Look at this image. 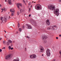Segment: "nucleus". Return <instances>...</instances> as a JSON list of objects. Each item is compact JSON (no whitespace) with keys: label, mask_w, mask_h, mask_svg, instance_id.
<instances>
[{"label":"nucleus","mask_w":61,"mask_h":61,"mask_svg":"<svg viewBox=\"0 0 61 61\" xmlns=\"http://www.w3.org/2000/svg\"><path fill=\"white\" fill-rule=\"evenodd\" d=\"M55 6L53 5H51L50 6H48V8L50 10H54V13L56 15H57V16H58L59 15V9H57L55 10Z\"/></svg>","instance_id":"1"},{"label":"nucleus","mask_w":61,"mask_h":61,"mask_svg":"<svg viewBox=\"0 0 61 61\" xmlns=\"http://www.w3.org/2000/svg\"><path fill=\"white\" fill-rule=\"evenodd\" d=\"M47 37V36L46 35H43L42 36V40H43V43L44 44H45L47 42V41L46 40V39Z\"/></svg>","instance_id":"2"},{"label":"nucleus","mask_w":61,"mask_h":61,"mask_svg":"<svg viewBox=\"0 0 61 61\" xmlns=\"http://www.w3.org/2000/svg\"><path fill=\"white\" fill-rule=\"evenodd\" d=\"M35 8L36 10H40V9H41V5L39 4H38V5L35 6Z\"/></svg>","instance_id":"3"},{"label":"nucleus","mask_w":61,"mask_h":61,"mask_svg":"<svg viewBox=\"0 0 61 61\" xmlns=\"http://www.w3.org/2000/svg\"><path fill=\"white\" fill-rule=\"evenodd\" d=\"M50 50L48 49H47V50L46 51V55L47 56H49L50 55Z\"/></svg>","instance_id":"4"},{"label":"nucleus","mask_w":61,"mask_h":61,"mask_svg":"<svg viewBox=\"0 0 61 61\" xmlns=\"http://www.w3.org/2000/svg\"><path fill=\"white\" fill-rule=\"evenodd\" d=\"M11 57V55L10 54L6 56L5 57V59H10Z\"/></svg>","instance_id":"5"},{"label":"nucleus","mask_w":61,"mask_h":61,"mask_svg":"<svg viewBox=\"0 0 61 61\" xmlns=\"http://www.w3.org/2000/svg\"><path fill=\"white\" fill-rule=\"evenodd\" d=\"M57 28V27L56 25H54L51 26V28L52 29V30H56Z\"/></svg>","instance_id":"6"},{"label":"nucleus","mask_w":61,"mask_h":61,"mask_svg":"<svg viewBox=\"0 0 61 61\" xmlns=\"http://www.w3.org/2000/svg\"><path fill=\"white\" fill-rule=\"evenodd\" d=\"M30 57L31 58H36V56L35 54H33L30 55Z\"/></svg>","instance_id":"7"},{"label":"nucleus","mask_w":61,"mask_h":61,"mask_svg":"<svg viewBox=\"0 0 61 61\" xmlns=\"http://www.w3.org/2000/svg\"><path fill=\"white\" fill-rule=\"evenodd\" d=\"M0 19L1 21L2 22V23L3 22V20L5 21H6L7 20L6 18H4L3 19V17H1Z\"/></svg>","instance_id":"8"},{"label":"nucleus","mask_w":61,"mask_h":61,"mask_svg":"<svg viewBox=\"0 0 61 61\" xmlns=\"http://www.w3.org/2000/svg\"><path fill=\"white\" fill-rule=\"evenodd\" d=\"M10 11L11 12H12L11 14V16H13L14 15V13H15V10H14V9H10Z\"/></svg>","instance_id":"9"},{"label":"nucleus","mask_w":61,"mask_h":61,"mask_svg":"<svg viewBox=\"0 0 61 61\" xmlns=\"http://www.w3.org/2000/svg\"><path fill=\"white\" fill-rule=\"evenodd\" d=\"M40 49L41 52H44V48L43 46H40Z\"/></svg>","instance_id":"10"},{"label":"nucleus","mask_w":61,"mask_h":61,"mask_svg":"<svg viewBox=\"0 0 61 61\" xmlns=\"http://www.w3.org/2000/svg\"><path fill=\"white\" fill-rule=\"evenodd\" d=\"M26 27L28 29H32V27H31L30 25L28 24L26 25Z\"/></svg>","instance_id":"11"},{"label":"nucleus","mask_w":61,"mask_h":61,"mask_svg":"<svg viewBox=\"0 0 61 61\" xmlns=\"http://www.w3.org/2000/svg\"><path fill=\"white\" fill-rule=\"evenodd\" d=\"M17 5L18 8H20V7H19V5L20 6H22V4H20V3H17Z\"/></svg>","instance_id":"12"},{"label":"nucleus","mask_w":61,"mask_h":61,"mask_svg":"<svg viewBox=\"0 0 61 61\" xmlns=\"http://www.w3.org/2000/svg\"><path fill=\"white\" fill-rule=\"evenodd\" d=\"M47 24L48 25H50V21H49V20H47L46 22Z\"/></svg>","instance_id":"13"},{"label":"nucleus","mask_w":61,"mask_h":61,"mask_svg":"<svg viewBox=\"0 0 61 61\" xmlns=\"http://www.w3.org/2000/svg\"><path fill=\"white\" fill-rule=\"evenodd\" d=\"M7 1L8 4H9L10 5H11V4H12V1H11V0H9Z\"/></svg>","instance_id":"14"},{"label":"nucleus","mask_w":61,"mask_h":61,"mask_svg":"<svg viewBox=\"0 0 61 61\" xmlns=\"http://www.w3.org/2000/svg\"><path fill=\"white\" fill-rule=\"evenodd\" d=\"M13 61H19V59L18 58L17 60H16V59L14 60Z\"/></svg>","instance_id":"15"},{"label":"nucleus","mask_w":61,"mask_h":61,"mask_svg":"<svg viewBox=\"0 0 61 61\" xmlns=\"http://www.w3.org/2000/svg\"><path fill=\"white\" fill-rule=\"evenodd\" d=\"M3 43L4 45H5L6 44V41H3Z\"/></svg>","instance_id":"16"},{"label":"nucleus","mask_w":61,"mask_h":61,"mask_svg":"<svg viewBox=\"0 0 61 61\" xmlns=\"http://www.w3.org/2000/svg\"><path fill=\"white\" fill-rule=\"evenodd\" d=\"M8 41L9 42V43H10V44H11L12 43V41H11L10 40H8Z\"/></svg>","instance_id":"17"},{"label":"nucleus","mask_w":61,"mask_h":61,"mask_svg":"<svg viewBox=\"0 0 61 61\" xmlns=\"http://www.w3.org/2000/svg\"><path fill=\"white\" fill-rule=\"evenodd\" d=\"M9 44H10V43H9V42L8 41L6 43V45H7V46H9Z\"/></svg>","instance_id":"18"},{"label":"nucleus","mask_w":61,"mask_h":61,"mask_svg":"<svg viewBox=\"0 0 61 61\" xmlns=\"http://www.w3.org/2000/svg\"><path fill=\"white\" fill-rule=\"evenodd\" d=\"M20 13H22V12H23L24 11V10H22V9H20Z\"/></svg>","instance_id":"19"},{"label":"nucleus","mask_w":61,"mask_h":61,"mask_svg":"<svg viewBox=\"0 0 61 61\" xmlns=\"http://www.w3.org/2000/svg\"><path fill=\"white\" fill-rule=\"evenodd\" d=\"M51 26H50V27H48L47 28V29H48V30H49V29H51Z\"/></svg>","instance_id":"20"},{"label":"nucleus","mask_w":61,"mask_h":61,"mask_svg":"<svg viewBox=\"0 0 61 61\" xmlns=\"http://www.w3.org/2000/svg\"><path fill=\"white\" fill-rule=\"evenodd\" d=\"M19 30L20 32H21V31H22V29H21V28H19Z\"/></svg>","instance_id":"21"},{"label":"nucleus","mask_w":61,"mask_h":61,"mask_svg":"<svg viewBox=\"0 0 61 61\" xmlns=\"http://www.w3.org/2000/svg\"><path fill=\"white\" fill-rule=\"evenodd\" d=\"M8 48L10 50V49H11V46H9Z\"/></svg>","instance_id":"22"},{"label":"nucleus","mask_w":61,"mask_h":61,"mask_svg":"<svg viewBox=\"0 0 61 61\" xmlns=\"http://www.w3.org/2000/svg\"><path fill=\"white\" fill-rule=\"evenodd\" d=\"M60 54V57H61V51H60L59 52Z\"/></svg>","instance_id":"23"},{"label":"nucleus","mask_w":61,"mask_h":61,"mask_svg":"<svg viewBox=\"0 0 61 61\" xmlns=\"http://www.w3.org/2000/svg\"><path fill=\"white\" fill-rule=\"evenodd\" d=\"M20 24H19V23H18V27H19V26H20Z\"/></svg>","instance_id":"24"},{"label":"nucleus","mask_w":61,"mask_h":61,"mask_svg":"<svg viewBox=\"0 0 61 61\" xmlns=\"http://www.w3.org/2000/svg\"><path fill=\"white\" fill-rule=\"evenodd\" d=\"M17 14L18 15H19V12L18 11L17 12Z\"/></svg>","instance_id":"25"},{"label":"nucleus","mask_w":61,"mask_h":61,"mask_svg":"<svg viewBox=\"0 0 61 61\" xmlns=\"http://www.w3.org/2000/svg\"><path fill=\"white\" fill-rule=\"evenodd\" d=\"M1 10H2V11H1V12L2 13L3 12V9H1Z\"/></svg>","instance_id":"26"},{"label":"nucleus","mask_w":61,"mask_h":61,"mask_svg":"<svg viewBox=\"0 0 61 61\" xmlns=\"http://www.w3.org/2000/svg\"><path fill=\"white\" fill-rule=\"evenodd\" d=\"M2 49H0V52H2Z\"/></svg>","instance_id":"27"},{"label":"nucleus","mask_w":61,"mask_h":61,"mask_svg":"<svg viewBox=\"0 0 61 61\" xmlns=\"http://www.w3.org/2000/svg\"><path fill=\"white\" fill-rule=\"evenodd\" d=\"M26 37L27 38H30V37L28 36H27Z\"/></svg>","instance_id":"28"},{"label":"nucleus","mask_w":61,"mask_h":61,"mask_svg":"<svg viewBox=\"0 0 61 61\" xmlns=\"http://www.w3.org/2000/svg\"><path fill=\"white\" fill-rule=\"evenodd\" d=\"M23 2H24V3H25V0H23Z\"/></svg>","instance_id":"29"},{"label":"nucleus","mask_w":61,"mask_h":61,"mask_svg":"<svg viewBox=\"0 0 61 61\" xmlns=\"http://www.w3.org/2000/svg\"><path fill=\"white\" fill-rule=\"evenodd\" d=\"M22 28L23 29L24 28H25V26H23V27H22Z\"/></svg>","instance_id":"30"},{"label":"nucleus","mask_w":61,"mask_h":61,"mask_svg":"<svg viewBox=\"0 0 61 61\" xmlns=\"http://www.w3.org/2000/svg\"><path fill=\"white\" fill-rule=\"evenodd\" d=\"M13 48H11L10 49H11V50H13Z\"/></svg>","instance_id":"31"},{"label":"nucleus","mask_w":61,"mask_h":61,"mask_svg":"<svg viewBox=\"0 0 61 61\" xmlns=\"http://www.w3.org/2000/svg\"><path fill=\"white\" fill-rule=\"evenodd\" d=\"M30 4H31V3L30 2L29 3V5H30Z\"/></svg>","instance_id":"32"},{"label":"nucleus","mask_w":61,"mask_h":61,"mask_svg":"<svg viewBox=\"0 0 61 61\" xmlns=\"http://www.w3.org/2000/svg\"><path fill=\"white\" fill-rule=\"evenodd\" d=\"M34 25H36V22H34Z\"/></svg>","instance_id":"33"},{"label":"nucleus","mask_w":61,"mask_h":61,"mask_svg":"<svg viewBox=\"0 0 61 61\" xmlns=\"http://www.w3.org/2000/svg\"><path fill=\"white\" fill-rule=\"evenodd\" d=\"M56 38L57 39H58V38L57 37H56Z\"/></svg>","instance_id":"34"},{"label":"nucleus","mask_w":61,"mask_h":61,"mask_svg":"<svg viewBox=\"0 0 61 61\" xmlns=\"http://www.w3.org/2000/svg\"><path fill=\"white\" fill-rule=\"evenodd\" d=\"M25 51H26V48H25Z\"/></svg>","instance_id":"35"},{"label":"nucleus","mask_w":61,"mask_h":61,"mask_svg":"<svg viewBox=\"0 0 61 61\" xmlns=\"http://www.w3.org/2000/svg\"><path fill=\"white\" fill-rule=\"evenodd\" d=\"M29 17H30V16H31V14H30L29 15Z\"/></svg>","instance_id":"36"},{"label":"nucleus","mask_w":61,"mask_h":61,"mask_svg":"<svg viewBox=\"0 0 61 61\" xmlns=\"http://www.w3.org/2000/svg\"><path fill=\"white\" fill-rule=\"evenodd\" d=\"M30 10H31V9H29V12H30Z\"/></svg>","instance_id":"37"},{"label":"nucleus","mask_w":61,"mask_h":61,"mask_svg":"<svg viewBox=\"0 0 61 61\" xmlns=\"http://www.w3.org/2000/svg\"><path fill=\"white\" fill-rule=\"evenodd\" d=\"M59 36H60V37H61V34H60V35H59Z\"/></svg>","instance_id":"38"},{"label":"nucleus","mask_w":61,"mask_h":61,"mask_svg":"<svg viewBox=\"0 0 61 61\" xmlns=\"http://www.w3.org/2000/svg\"><path fill=\"white\" fill-rule=\"evenodd\" d=\"M5 47H4L2 49H5Z\"/></svg>","instance_id":"39"},{"label":"nucleus","mask_w":61,"mask_h":61,"mask_svg":"<svg viewBox=\"0 0 61 61\" xmlns=\"http://www.w3.org/2000/svg\"><path fill=\"white\" fill-rule=\"evenodd\" d=\"M5 32V33H6V31H5V30H4V31Z\"/></svg>","instance_id":"40"},{"label":"nucleus","mask_w":61,"mask_h":61,"mask_svg":"<svg viewBox=\"0 0 61 61\" xmlns=\"http://www.w3.org/2000/svg\"><path fill=\"white\" fill-rule=\"evenodd\" d=\"M59 2H61V0H59Z\"/></svg>","instance_id":"41"},{"label":"nucleus","mask_w":61,"mask_h":61,"mask_svg":"<svg viewBox=\"0 0 61 61\" xmlns=\"http://www.w3.org/2000/svg\"><path fill=\"white\" fill-rule=\"evenodd\" d=\"M16 34H18V31H17L16 32Z\"/></svg>","instance_id":"42"},{"label":"nucleus","mask_w":61,"mask_h":61,"mask_svg":"<svg viewBox=\"0 0 61 61\" xmlns=\"http://www.w3.org/2000/svg\"><path fill=\"white\" fill-rule=\"evenodd\" d=\"M1 39H2V38H0V40H1Z\"/></svg>","instance_id":"43"},{"label":"nucleus","mask_w":61,"mask_h":61,"mask_svg":"<svg viewBox=\"0 0 61 61\" xmlns=\"http://www.w3.org/2000/svg\"><path fill=\"white\" fill-rule=\"evenodd\" d=\"M4 36L5 37H6V36L5 35Z\"/></svg>","instance_id":"44"},{"label":"nucleus","mask_w":61,"mask_h":61,"mask_svg":"<svg viewBox=\"0 0 61 61\" xmlns=\"http://www.w3.org/2000/svg\"><path fill=\"white\" fill-rule=\"evenodd\" d=\"M1 5L0 4V7H1Z\"/></svg>","instance_id":"45"},{"label":"nucleus","mask_w":61,"mask_h":61,"mask_svg":"<svg viewBox=\"0 0 61 61\" xmlns=\"http://www.w3.org/2000/svg\"><path fill=\"white\" fill-rule=\"evenodd\" d=\"M42 56H44V55L42 54Z\"/></svg>","instance_id":"46"},{"label":"nucleus","mask_w":61,"mask_h":61,"mask_svg":"<svg viewBox=\"0 0 61 61\" xmlns=\"http://www.w3.org/2000/svg\"><path fill=\"white\" fill-rule=\"evenodd\" d=\"M8 14H10V12H8Z\"/></svg>","instance_id":"47"},{"label":"nucleus","mask_w":61,"mask_h":61,"mask_svg":"<svg viewBox=\"0 0 61 61\" xmlns=\"http://www.w3.org/2000/svg\"><path fill=\"white\" fill-rule=\"evenodd\" d=\"M5 2H7V1L6 0H5Z\"/></svg>","instance_id":"48"},{"label":"nucleus","mask_w":61,"mask_h":61,"mask_svg":"<svg viewBox=\"0 0 61 61\" xmlns=\"http://www.w3.org/2000/svg\"><path fill=\"white\" fill-rule=\"evenodd\" d=\"M13 43H14L15 42V41H13Z\"/></svg>","instance_id":"49"},{"label":"nucleus","mask_w":61,"mask_h":61,"mask_svg":"<svg viewBox=\"0 0 61 61\" xmlns=\"http://www.w3.org/2000/svg\"><path fill=\"white\" fill-rule=\"evenodd\" d=\"M9 18H10V16H9Z\"/></svg>","instance_id":"50"},{"label":"nucleus","mask_w":61,"mask_h":61,"mask_svg":"<svg viewBox=\"0 0 61 61\" xmlns=\"http://www.w3.org/2000/svg\"><path fill=\"white\" fill-rule=\"evenodd\" d=\"M32 7V5H31V6L30 7Z\"/></svg>","instance_id":"51"},{"label":"nucleus","mask_w":61,"mask_h":61,"mask_svg":"<svg viewBox=\"0 0 61 61\" xmlns=\"http://www.w3.org/2000/svg\"><path fill=\"white\" fill-rule=\"evenodd\" d=\"M32 3H34V2L33 1H32Z\"/></svg>","instance_id":"52"},{"label":"nucleus","mask_w":61,"mask_h":61,"mask_svg":"<svg viewBox=\"0 0 61 61\" xmlns=\"http://www.w3.org/2000/svg\"><path fill=\"white\" fill-rule=\"evenodd\" d=\"M34 3H36V2H35Z\"/></svg>","instance_id":"53"}]
</instances>
